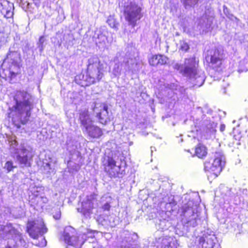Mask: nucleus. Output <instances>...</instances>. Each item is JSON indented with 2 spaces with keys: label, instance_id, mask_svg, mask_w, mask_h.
<instances>
[{
  "label": "nucleus",
  "instance_id": "nucleus-1",
  "mask_svg": "<svg viewBox=\"0 0 248 248\" xmlns=\"http://www.w3.org/2000/svg\"><path fill=\"white\" fill-rule=\"evenodd\" d=\"M15 104L9 107V117H12L14 123L20 122L24 124L30 116L32 108L31 96L27 92L17 91L15 93Z\"/></svg>",
  "mask_w": 248,
  "mask_h": 248
},
{
  "label": "nucleus",
  "instance_id": "nucleus-2",
  "mask_svg": "<svg viewBox=\"0 0 248 248\" xmlns=\"http://www.w3.org/2000/svg\"><path fill=\"white\" fill-rule=\"evenodd\" d=\"M174 68L186 77L193 86L199 87L205 81V73L203 71L198 68V62L195 58L185 59L183 64L176 63Z\"/></svg>",
  "mask_w": 248,
  "mask_h": 248
},
{
  "label": "nucleus",
  "instance_id": "nucleus-3",
  "mask_svg": "<svg viewBox=\"0 0 248 248\" xmlns=\"http://www.w3.org/2000/svg\"><path fill=\"white\" fill-rule=\"evenodd\" d=\"M19 60L20 54L17 51L10 50L7 58L2 64V69L0 70V76L6 80L8 78L12 79L16 77L19 68Z\"/></svg>",
  "mask_w": 248,
  "mask_h": 248
},
{
  "label": "nucleus",
  "instance_id": "nucleus-4",
  "mask_svg": "<svg viewBox=\"0 0 248 248\" xmlns=\"http://www.w3.org/2000/svg\"><path fill=\"white\" fill-rule=\"evenodd\" d=\"M0 235L3 238L9 239L6 248H23L26 246L21 233L11 224L5 226L0 225Z\"/></svg>",
  "mask_w": 248,
  "mask_h": 248
},
{
  "label": "nucleus",
  "instance_id": "nucleus-5",
  "mask_svg": "<svg viewBox=\"0 0 248 248\" xmlns=\"http://www.w3.org/2000/svg\"><path fill=\"white\" fill-rule=\"evenodd\" d=\"M181 210L183 216L182 222L185 226L195 227L198 225L200 219L197 211V204L193 200L184 204Z\"/></svg>",
  "mask_w": 248,
  "mask_h": 248
},
{
  "label": "nucleus",
  "instance_id": "nucleus-6",
  "mask_svg": "<svg viewBox=\"0 0 248 248\" xmlns=\"http://www.w3.org/2000/svg\"><path fill=\"white\" fill-rule=\"evenodd\" d=\"M100 63L98 57L96 56H93L88 60V73L85 77L83 76L84 80L87 82L85 86L93 84L102 78L103 73L100 71Z\"/></svg>",
  "mask_w": 248,
  "mask_h": 248
},
{
  "label": "nucleus",
  "instance_id": "nucleus-7",
  "mask_svg": "<svg viewBox=\"0 0 248 248\" xmlns=\"http://www.w3.org/2000/svg\"><path fill=\"white\" fill-rule=\"evenodd\" d=\"M142 8L135 2H130L124 6V14L125 20L134 29L143 16Z\"/></svg>",
  "mask_w": 248,
  "mask_h": 248
},
{
  "label": "nucleus",
  "instance_id": "nucleus-8",
  "mask_svg": "<svg viewBox=\"0 0 248 248\" xmlns=\"http://www.w3.org/2000/svg\"><path fill=\"white\" fill-rule=\"evenodd\" d=\"M115 64L112 69V74L115 77H119L121 73H123L126 74L127 73L135 70V67L137 66V60L135 58H128L127 56L123 58V62H124V68H123V64L122 63V58L120 60L115 59Z\"/></svg>",
  "mask_w": 248,
  "mask_h": 248
},
{
  "label": "nucleus",
  "instance_id": "nucleus-9",
  "mask_svg": "<svg viewBox=\"0 0 248 248\" xmlns=\"http://www.w3.org/2000/svg\"><path fill=\"white\" fill-rule=\"evenodd\" d=\"M104 169L111 177H116L119 174H122L126 167V162L124 159L120 158V162L116 160L115 156L110 157L108 156L106 162L103 164Z\"/></svg>",
  "mask_w": 248,
  "mask_h": 248
},
{
  "label": "nucleus",
  "instance_id": "nucleus-10",
  "mask_svg": "<svg viewBox=\"0 0 248 248\" xmlns=\"http://www.w3.org/2000/svg\"><path fill=\"white\" fill-rule=\"evenodd\" d=\"M215 15L213 11L207 10L204 14L199 19L196 31L200 33H205L211 31Z\"/></svg>",
  "mask_w": 248,
  "mask_h": 248
},
{
  "label": "nucleus",
  "instance_id": "nucleus-11",
  "mask_svg": "<svg viewBox=\"0 0 248 248\" xmlns=\"http://www.w3.org/2000/svg\"><path fill=\"white\" fill-rule=\"evenodd\" d=\"M225 164V156L221 152L215 153L214 159L212 162L206 161L204 163V170L206 171L212 172L217 177L222 170V167Z\"/></svg>",
  "mask_w": 248,
  "mask_h": 248
},
{
  "label": "nucleus",
  "instance_id": "nucleus-12",
  "mask_svg": "<svg viewBox=\"0 0 248 248\" xmlns=\"http://www.w3.org/2000/svg\"><path fill=\"white\" fill-rule=\"evenodd\" d=\"M17 145L16 140L12 141L10 144L11 152L17 154L16 158L20 164L24 166L29 165V160L33 155L31 149L30 147L26 148L22 147L19 149L16 148Z\"/></svg>",
  "mask_w": 248,
  "mask_h": 248
},
{
  "label": "nucleus",
  "instance_id": "nucleus-13",
  "mask_svg": "<svg viewBox=\"0 0 248 248\" xmlns=\"http://www.w3.org/2000/svg\"><path fill=\"white\" fill-rule=\"evenodd\" d=\"M97 196L94 193L87 196L86 200L82 202L81 207L78 208V212L81 213L86 218H91V216L93 213V209L97 205Z\"/></svg>",
  "mask_w": 248,
  "mask_h": 248
},
{
  "label": "nucleus",
  "instance_id": "nucleus-14",
  "mask_svg": "<svg viewBox=\"0 0 248 248\" xmlns=\"http://www.w3.org/2000/svg\"><path fill=\"white\" fill-rule=\"evenodd\" d=\"M47 231L42 219L30 221L27 224L28 232L33 239H37L39 236L43 235Z\"/></svg>",
  "mask_w": 248,
  "mask_h": 248
},
{
  "label": "nucleus",
  "instance_id": "nucleus-15",
  "mask_svg": "<svg viewBox=\"0 0 248 248\" xmlns=\"http://www.w3.org/2000/svg\"><path fill=\"white\" fill-rule=\"evenodd\" d=\"M198 248H215L218 246L217 237L213 232L207 230L202 236L197 238Z\"/></svg>",
  "mask_w": 248,
  "mask_h": 248
},
{
  "label": "nucleus",
  "instance_id": "nucleus-16",
  "mask_svg": "<svg viewBox=\"0 0 248 248\" xmlns=\"http://www.w3.org/2000/svg\"><path fill=\"white\" fill-rule=\"evenodd\" d=\"M75 229L70 227H67L64 230L63 232V239L65 243L68 245L73 246L75 248H80L85 242V238L83 237L84 236L87 237V236L84 234L81 238L79 239V236L78 238L74 235Z\"/></svg>",
  "mask_w": 248,
  "mask_h": 248
},
{
  "label": "nucleus",
  "instance_id": "nucleus-17",
  "mask_svg": "<svg viewBox=\"0 0 248 248\" xmlns=\"http://www.w3.org/2000/svg\"><path fill=\"white\" fill-rule=\"evenodd\" d=\"M93 110L99 123L103 124H106L110 122L108 106L107 104L103 103L95 102Z\"/></svg>",
  "mask_w": 248,
  "mask_h": 248
},
{
  "label": "nucleus",
  "instance_id": "nucleus-18",
  "mask_svg": "<svg viewBox=\"0 0 248 248\" xmlns=\"http://www.w3.org/2000/svg\"><path fill=\"white\" fill-rule=\"evenodd\" d=\"M138 236L135 233L127 231H123L120 235V248H135L137 245Z\"/></svg>",
  "mask_w": 248,
  "mask_h": 248
},
{
  "label": "nucleus",
  "instance_id": "nucleus-19",
  "mask_svg": "<svg viewBox=\"0 0 248 248\" xmlns=\"http://www.w3.org/2000/svg\"><path fill=\"white\" fill-rule=\"evenodd\" d=\"M220 193L222 195L230 198H234L236 202V204H239L241 202H243L245 197H247V190L246 189H240L237 195L234 196V194L232 192L231 189L223 185H221L219 187Z\"/></svg>",
  "mask_w": 248,
  "mask_h": 248
},
{
  "label": "nucleus",
  "instance_id": "nucleus-20",
  "mask_svg": "<svg viewBox=\"0 0 248 248\" xmlns=\"http://www.w3.org/2000/svg\"><path fill=\"white\" fill-rule=\"evenodd\" d=\"M224 57L223 50L221 49L215 48L210 51L206 57L207 61H210L214 67H219L222 63Z\"/></svg>",
  "mask_w": 248,
  "mask_h": 248
},
{
  "label": "nucleus",
  "instance_id": "nucleus-21",
  "mask_svg": "<svg viewBox=\"0 0 248 248\" xmlns=\"http://www.w3.org/2000/svg\"><path fill=\"white\" fill-rule=\"evenodd\" d=\"M201 122V126L206 138L209 139L214 136L216 131V124L211 122L210 120H208L205 116H202Z\"/></svg>",
  "mask_w": 248,
  "mask_h": 248
},
{
  "label": "nucleus",
  "instance_id": "nucleus-22",
  "mask_svg": "<svg viewBox=\"0 0 248 248\" xmlns=\"http://www.w3.org/2000/svg\"><path fill=\"white\" fill-rule=\"evenodd\" d=\"M13 3L7 0H0V12L6 18H11L14 15Z\"/></svg>",
  "mask_w": 248,
  "mask_h": 248
},
{
  "label": "nucleus",
  "instance_id": "nucleus-23",
  "mask_svg": "<svg viewBox=\"0 0 248 248\" xmlns=\"http://www.w3.org/2000/svg\"><path fill=\"white\" fill-rule=\"evenodd\" d=\"M162 248H177V243L173 237L166 236L161 238Z\"/></svg>",
  "mask_w": 248,
  "mask_h": 248
},
{
  "label": "nucleus",
  "instance_id": "nucleus-24",
  "mask_svg": "<svg viewBox=\"0 0 248 248\" xmlns=\"http://www.w3.org/2000/svg\"><path fill=\"white\" fill-rule=\"evenodd\" d=\"M79 119L80 124L85 129L92 124V121L87 110L82 111L80 113Z\"/></svg>",
  "mask_w": 248,
  "mask_h": 248
},
{
  "label": "nucleus",
  "instance_id": "nucleus-25",
  "mask_svg": "<svg viewBox=\"0 0 248 248\" xmlns=\"http://www.w3.org/2000/svg\"><path fill=\"white\" fill-rule=\"evenodd\" d=\"M85 130L89 136L93 138H99L102 134V130L99 127L92 124L87 127Z\"/></svg>",
  "mask_w": 248,
  "mask_h": 248
},
{
  "label": "nucleus",
  "instance_id": "nucleus-26",
  "mask_svg": "<svg viewBox=\"0 0 248 248\" xmlns=\"http://www.w3.org/2000/svg\"><path fill=\"white\" fill-rule=\"evenodd\" d=\"M66 149L70 153H72L78 148V143L76 140L73 139L72 138L68 137L66 141Z\"/></svg>",
  "mask_w": 248,
  "mask_h": 248
},
{
  "label": "nucleus",
  "instance_id": "nucleus-27",
  "mask_svg": "<svg viewBox=\"0 0 248 248\" xmlns=\"http://www.w3.org/2000/svg\"><path fill=\"white\" fill-rule=\"evenodd\" d=\"M195 153L199 158H202L207 155V150L206 147L201 144H199L195 149Z\"/></svg>",
  "mask_w": 248,
  "mask_h": 248
},
{
  "label": "nucleus",
  "instance_id": "nucleus-28",
  "mask_svg": "<svg viewBox=\"0 0 248 248\" xmlns=\"http://www.w3.org/2000/svg\"><path fill=\"white\" fill-rule=\"evenodd\" d=\"M170 222L166 219L160 220L158 223L156 224V228L161 231H164L168 229L170 227Z\"/></svg>",
  "mask_w": 248,
  "mask_h": 248
},
{
  "label": "nucleus",
  "instance_id": "nucleus-29",
  "mask_svg": "<svg viewBox=\"0 0 248 248\" xmlns=\"http://www.w3.org/2000/svg\"><path fill=\"white\" fill-rule=\"evenodd\" d=\"M188 228V227L185 226L183 223L182 225H177L175 228V233L182 236L187 232Z\"/></svg>",
  "mask_w": 248,
  "mask_h": 248
},
{
  "label": "nucleus",
  "instance_id": "nucleus-30",
  "mask_svg": "<svg viewBox=\"0 0 248 248\" xmlns=\"http://www.w3.org/2000/svg\"><path fill=\"white\" fill-rule=\"evenodd\" d=\"M107 22L111 28L116 30L118 29L119 24L116 22L113 16H109L108 18Z\"/></svg>",
  "mask_w": 248,
  "mask_h": 248
},
{
  "label": "nucleus",
  "instance_id": "nucleus-31",
  "mask_svg": "<svg viewBox=\"0 0 248 248\" xmlns=\"http://www.w3.org/2000/svg\"><path fill=\"white\" fill-rule=\"evenodd\" d=\"M15 168H16V166L13 165V163L11 161H7L3 167V169L5 170L6 173H9L12 171Z\"/></svg>",
  "mask_w": 248,
  "mask_h": 248
},
{
  "label": "nucleus",
  "instance_id": "nucleus-32",
  "mask_svg": "<svg viewBox=\"0 0 248 248\" xmlns=\"http://www.w3.org/2000/svg\"><path fill=\"white\" fill-rule=\"evenodd\" d=\"M178 45L179 49L184 52L187 51L189 48V45L184 40L180 41Z\"/></svg>",
  "mask_w": 248,
  "mask_h": 248
},
{
  "label": "nucleus",
  "instance_id": "nucleus-33",
  "mask_svg": "<svg viewBox=\"0 0 248 248\" xmlns=\"http://www.w3.org/2000/svg\"><path fill=\"white\" fill-rule=\"evenodd\" d=\"M176 205V202L173 200L172 198L171 200L169 201L166 204V209L169 212H170L173 210V208Z\"/></svg>",
  "mask_w": 248,
  "mask_h": 248
},
{
  "label": "nucleus",
  "instance_id": "nucleus-34",
  "mask_svg": "<svg viewBox=\"0 0 248 248\" xmlns=\"http://www.w3.org/2000/svg\"><path fill=\"white\" fill-rule=\"evenodd\" d=\"M181 1L187 8V7H192L196 4L199 0H181Z\"/></svg>",
  "mask_w": 248,
  "mask_h": 248
},
{
  "label": "nucleus",
  "instance_id": "nucleus-35",
  "mask_svg": "<svg viewBox=\"0 0 248 248\" xmlns=\"http://www.w3.org/2000/svg\"><path fill=\"white\" fill-rule=\"evenodd\" d=\"M107 38L106 35L103 33H100L98 35L97 38L95 40L96 43L97 44H105Z\"/></svg>",
  "mask_w": 248,
  "mask_h": 248
},
{
  "label": "nucleus",
  "instance_id": "nucleus-36",
  "mask_svg": "<svg viewBox=\"0 0 248 248\" xmlns=\"http://www.w3.org/2000/svg\"><path fill=\"white\" fill-rule=\"evenodd\" d=\"M149 63L153 66H156L159 64L158 55H154L149 59Z\"/></svg>",
  "mask_w": 248,
  "mask_h": 248
},
{
  "label": "nucleus",
  "instance_id": "nucleus-37",
  "mask_svg": "<svg viewBox=\"0 0 248 248\" xmlns=\"http://www.w3.org/2000/svg\"><path fill=\"white\" fill-rule=\"evenodd\" d=\"M42 190L41 187H32L30 188L31 192L34 196L35 197L37 198L39 197V193Z\"/></svg>",
  "mask_w": 248,
  "mask_h": 248
},
{
  "label": "nucleus",
  "instance_id": "nucleus-38",
  "mask_svg": "<svg viewBox=\"0 0 248 248\" xmlns=\"http://www.w3.org/2000/svg\"><path fill=\"white\" fill-rule=\"evenodd\" d=\"M45 42V38L43 36L40 37L38 42L37 43L38 48L40 52H42L44 49V43Z\"/></svg>",
  "mask_w": 248,
  "mask_h": 248
},
{
  "label": "nucleus",
  "instance_id": "nucleus-39",
  "mask_svg": "<svg viewBox=\"0 0 248 248\" xmlns=\"http://www.w3.org/2000/svg\"><path fill=\"white\" fill-rule=\"evenodd\" d=\"M159 64L163 65L168 63V58L164 55H158Z\"/></svg>",
  "mask_w": 248,
  "mask_h": 248
},
{
  "label": "nucleus",
  "instance_id": "nucleus-40",
  "mask_svg": "<svg viewBox=\"0 0 248 248\" xmlns=\"http://www.w3.org/2000/svg\"><path fill=\"white\" fill-rule=\"evenodd\" d=\"M43 168L44 169L45 173H50L53 171V169H52L49 163H44Z\"/></svg>",
  "mask_w": 248,
  "mask_h": 248
},
{
  "label": "nucleus",
  "instance_id": "nucleus-41",
  "mask_svg": "<svg viewBox=\"0 0 248 248\" xmlns=\"http://www.w3.org/2000/svg\"><path fill=\"white\" fill-rule=\"evenodd\" d=\"M53 217L55 219H59L61 216V212L60 209H57L53 212Z\"/></svg>",
  "mask_w": 248,
  "mask_h": 248
},
{
  "label": "nucleus",
  "instance_id": "nucleus-42",
  "mask_svg": "<svg viewBox=\"0 0 248 248\" xmlns=\"http://www.w3.org/2000/svg\"><path fill=\"white\" fill-rule=\"evenodd\" d=\"M223 12L226 16L229 18L232 19L233 16L232 14H230L228 12V9L225 5L223 6Z\"/></svg>",
  "mask_w": 248,
  "mask_h": 248
},
{
  "label": "nucleus",
  "instance_id": "nucleus-43",
  "mask_svg": "<svg viewBox=\"0 0 248 248\" xmlns=\"http://www.w3.org/2000/svg\"><path fill=\"white\" fill-rule=\"evenodd\" d=\"M20 4L23 9H27L28 8V6L29 5V3L27 1H24L23 0H20Z\"/></svg>",
  "mask_w": 248,
  "mask_h": 248
},
{
  "label": "nucleus",
  "instance_id": "nucleus-44",
  "mask_svg": "<svg viewBox=\"0 0 248 248\" xmlns=\"http://www.w3.org/2000/svg\"><path fill=\"white\" fill-rule=\"evenodd\" d=\"M37 199H38V200H40L43 203H46L48 201L46 197H38Z\"/></svg>",
  "mask_w": 248,
  "mask_h": 248
},
{
  "label": "nucleus",
  "instance_id": "nucleus-45",
  "mask_svg": "<svg viewBox=\"0 0 248 248\" xmlns=\"http://www.w3.org/2000/svg\"><path fill=\"white\" fill-rule=\"evenodd\" d=\"M110 205L108 203H106L104 205L103 208L105 210H108L110 208Z\"/></svg>",
  "mask_w": 248,
  "mask_h": 248
},
{
  "label": "nucleus",
  "instance_id": "nucleus-46",
  "mask_svg": "<svg viewBox=\"0 0 248 248\" xmlns=\"http://www.w3.org/2000/svg\"><path fill=\"white\" fill-rule=\"evenodd\" d=\"M225 125L224 124H221L220 127V130L221 131H223L225 130Z\"/></svg>",
  "mask_w": 248,
  "mask_h": 248
},
{
  "label": "nucleus",
  "instance_id": "nucleus-47",
  "mask_svg": "<svg viewBox=\"0 0 248 248\" xmlns=\"http://www.w3.org/2000/svg\"><path fill=\"white\" fill-rule=\"evenodd\" d=\"M122 63L123 64V68H124V62H123V58H122Z\"/></svg>",
  "mask_w": 248,
  "mask_h": 248
},
{
  "label": "nucleus",
  "instance_id": "nucleus-48",
  "mask_svg": "<svg viewBox=\"0 0 248 248\" xmlns=\"http://www.w3.org/2000/svg\"><path fill=\"white\" fill-rule=\"evenodd\" d=\"M71 163H72V162H68V166H70L71 165Z\"/></svg>",
  "mask_w": 248,
  "mask_h": 248
},
{
  "label": "nucleus",
  "instance_id": "nucleus-49",
  "mask_svg": "<svg viewBox=\"0 0 248 248\" xmlns=\"http://www.w3.org/2000/svg\"><path fill=\"white\" fill-rule=\"evenodd\" d=\"M68 36L69 37V38H71V36L69 35H68Z\"/></svg>",
  "mask_w": 248,
  "mask_h": 248
},
{
  "label": "nucleus",
  "instance_id": "nucleus-50",
  "mask_svg": "<svg viewBox=\"0 0 248 248\" xmlns=\"http://www.w3.org/2000/svg\"><path fill=\"white\" fill-rule=\"evenodd\" d=\"M76 168H77V166L76 167ZM77 169H78L77 168H76V169H74V170H77Z\"/></svg>",
  "mask_w": 248,
  "mask_h": 248
}]
</instances>
